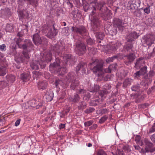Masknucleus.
Returning a JSON list of instances; mask_svg holds the SVG:
<instances>
[{
  "label": "nucleus",
  "mask_w": 155,
  "mask_h": 155,
  "mask_svg": "<svg viewBox=\"0 0 155 155\" xmlns=\"http://www.w3.org/2000/svg\"><path fill=\"white\" fill-rule=\"evenodd\" d=\"M17 44L19 48H22L24 50L23 52L24 57H23L22 56L20 57V61L22 62H23L25 59L26 60H28L30 58L28 52L34 49L33 45L31 41L28 40L26 41V43L22 45H20L18 42H17Z\"/></svg>",
  "instance_id": "nucleus-1"
},
{
  "label": "nucleus",
  "mask_w": 155,
  "mask_h": 155,
  "mask_svg": "<svg viewBox=\"0 0 155 155\" xmlns=\"http://www.w3.org/2000/svg\"><path fill=\"white\" fill-rule=\"evenodd\" d=\"M116 68V65L114 64H112L110 65L106 69H104L103 68V64L101 62H98L97 65L93 68V71L94 73H97L99 77H102L104 72L110 73L111 70Z\"/></svg>",
  "instance_id": "nucleus-2"
},
{
  "label": "nucleus",
  "mask_w": 155,
  "mask_h": 155,
  "mask_svg": "<svg viewBox=\"0 0 155 155\" xmlns=\"http://www.w3.org/2000/svg\"><path fill=\"white\" fill-rule=\"evenodd\" d=\"M61 62L58 58L56 59V62H54L52 64H51L49 66V69L51 70L53 69L57 70L58 72H60L62 74H64L66 73L67 70L65 67H61L60 68Z\"/></svg>",
  "instance_id": "nucleus-3"
},
{
  "label": "nucleus",
  "mask_w": 155,
  "mask_h": 155,
  "mask_svg": "<svg viewBox=\"0 0 155 155\" xmlns=\"http://www.w3.org/2000/svg\"><path fill=\"white\" fill-rule=\"evenodd\" d=\"M105 4V3L103 1H101L99 3H97V0H93L91 2L90 5V7H91V9L92 10V14L94 15L95 13L94 11L96 10L95 6H96V7L98 10L101 11V10L103 6Z\"/></svg>",
  "instance_id": "nucleus-4"
},
{
  "label": "nucleus",
  "mask_w": 155,
  "mask_h": 155,
  "mask_svg": "<svg viewBox=\"0 0 155 155\" xmlns=\"http://www.w3.org/2000/svg\"><path fill=\"white\" fill-rule=\"evenodd\" d=\"M75 50L79 54H84L86 52L85 45L82 42L78 41L76 43Z\"/></svg>",
  "instance_id": "nucleus-5"
},
{
  "label": "nucleus",
  "mask_w": 155,
  "mask_h": 155,
  "mask_svg": "<svg viewBox=\"0 0 155 155\" xmlns=\"http://www.w3.org/2000/svg\"><path fill=\"white\" fill-rule=\"evenodd\" d=\"M144 143L146 145V147L144 148L141 149L140 150V152L141 153H146L148 152H153L154 150L151 149V147L153 146V144L151 143L148 139H145L144 140Z\"/></svg>",
  "instance_id": "nucleus-6"
},
{
  "label": "nucleus",
  "mask_w": 155,
  "mask_h": 155,
  "mask_svg": "<svg viewBox=\"0 0 155 155\" xmlns=\"http://www.w3.org/2000/svg\"><path fill=\"white\" fill-rule=\"evenodd\" d=\"M141 2L140 0H131L129 1L127 6L130 10H135L140 7Z\"/></svg>",
  "instance_id": "nucleus-7"
},
{
  "label": "nucleus",
  "mask_w": 155,
  "mask_h": 155,
  "mask_svg": "<svg viewBox=\"0 0 155 155\" xmlns=\"http://www.w3.org/2000/svg\"><path fill=\"white\" fill-rule=\"evenodd\" d=\"M71 30L74 33L79 34L81 35H83L86 33L87 30L84 26H80L78 27L76 26L72 27Z\"/></svg>",
  "instance_id": "nucleus-8"
},
{
  "label": "nucleus",
  "mask_w": 155,
  "mask_h": 155,
  "mask_svg": "<svg viewBox=\"0 0 155 155\" xmlns=\"http://www.w3.org/2000/svg\"><path fill=\"white\" fill-rule=\"evenodd\" d=\"M127 22H123L122 20L119 18H114L113 19V23L114 25H116L120 30L123 29L124 25L127 23Z\"/></svg>",
  "instance_id": "nucleus-9"
},
{
  "label": "nucleus",
  "mask_w": 155,
  "mask_h": 155,
  "mask_svg": "<svg viewBox=\"0 0 155 155\" xmlns=\"http://www.w3.org/2000/svg\"><path fill=\"white\" fill-rule=\"evenodd\" d=\"M154 39L153 35H151L145 36L143 38L144 43L146 44L149 46H150L153 43Z\"/></svg>",
  "instance_id": "nucleus-10"
},
{
  "label": "nucleus",
  "mask_w": 155,
  "mask_h": 155,
  "mask_svg": "<svg viewBox=\"0 0 155 155\" xmlns=\"http://www.w3.org/2000/svg\"><path fill=\"white\" fill-rule=\"evenodd\" d=\"M29 103L31 107H36V109H38L42 106L41 100V99H38V100H33L29 101Z\"/></svg>",
  "instance_id": "nucleus-11"
},
{
  "label": "nucleus",
  "mask_w": 155,
  "mask_h": 155,
  "mask_svg": "<svg viewBox=\"0 0 155 155\" xmlns=\"http://www.w3.org/2000/svg\"><path fill=\"white\" fill-rule=\"evenodd\" d=\"M40 65L41 68H44L45 67V64L41 63H38V61H33L30 64V66L31 68L35 70H38L39 68V66Z\"/></svg>",
  "instance_id": "nucleus-12"
},
{
  "label": "nucleus",
  "mask_w": 155,
  "mask_h": 155,
  "mask_svg": "<svg viewBox=\"0 0 155 155\" xmlns=\"http://www.w3.org/2000/svg\"><path fill=\"white\" fill-rule=\"evenodd\" d=\"M58 31L54 28V25H53L50 28V29L48 31L47 36L49 38H53L57 34Z\"/></svg>",
  "instance_id": "nucleus-13"
},
{
  "label": "nucleus",
  "mask_w": 155,
  "mask_h": 155,
  "mask_svg": "<svg viewBox=\"0 0 155 155\" xmlns=\"http://www.w3.org/2000/svg\"><path fill=\"white\" fill-rule=\"evenodd\" d=\"M100 22L96 17H93L91 20V24L94 29L96 30L97 28L100 25Z\"/></svg>",
  "instance_id": "nucleus-14"
},
{
  "label": "nucleus",
  "mask_w": 155,
  "mask_h": 155,
  "mask_svg": "<svg viewBox=\"0 0 155 155\" xmlns=\"http://www.w3.org/2000/svg\"><path fill=\"white\" fill-rule=\"evenodd\" d=\"M33 40L35 44L38 45L41 44L42 41L38 34H35L33 36Z\"/></svg>",
  "instance_id": "nucleus-15"
},
{
  "label": "nucleus",
  "mask_w": 155,
  "mask_h": 155,
  "mask_svg": "<svg viewBox=\"0 0 155 155\" xmlns=\"http://www.w3.org/2000/svg\"><path fill=\"white\" fill-rule=\"evenodd\" d=\"M144 64V61L142 58L137 59L135 63V68L137 69L140 68Z\"/></svg>",
  "instance_id": "nucleus-16"
},
{
  "label": "nucleus",
  "mask_w": 155,
  "mask_h": 155,
  "mask_svg": "<svg viewBox=\"0 0 155 155\" xmlns=\"http://www.w3.org/2000/svg\"><path fill=\"white\" fill-rule=\"evenodd\" d=\"M121 45L120 43L118 41H116L115 42H114L110 46V49L113 51H115L117 49L119 48Z\"/></svg>",
  "instance_id": "nucleus-17"
},
{
  "label": "nucleus",
  "mask_w": 155,
  "mask_h": 155,
  "mask_svg": "<svg viewBox=\"0 0 155 155\" xmlns=\"http://www.w3.org/2000/svg\"><path fill=\"white\" fill-rule=\"evenodd\" d=\"M20 77L23 81H26L30 79V76L29 73H23L21 74Z\"/></svg>",
  "instance_id": "nucleus-18"
},
{
  "label": "nucleus",
  "mask_w": 155,
  "mask_h": 155,
  "mask_svg": "<svg viewBox=\"0 0 155 155\" xmlns=\"http://www.w3.org/2000/svg\"><path fill=\"white\" fill-rule=\"evenodd\" d=\"M47 83L45 81H40L38 84V86L39 89L44 90L46 89Z\"/></svg>",
  "instance_id": "nucleus-19"
},
{
  "label": "nucleus",
  "mask_w": 155,
  "mask_h": 155,
  "mask_svg": "<svg viewBox=\"0 0 155 155\" xmlns=\"http://www.w3.org/2000/svg\"><path fill=\"white\" fill-rule=\"evenodd\" d=\"M18 15L20 19H21L23 18H26L28 16V13L25 11H20Z\"/></svg>",
  "instance_id": "nucleus-20"
},
{
  "label": "nucleus",
  "mask_w": 155,
  "mask_h": 155,
  "mask_svg": "<svg viewBox=\"0 0 155 155\" xmlns=\"http://www.w3.org/2000/svg\"><path fill=\"white\" fill-rule=\"evenodd\" d=\"M52 58V54L51 52H49L45 56V58H43V59H41V61L43 62V63L45 61H50L51 60Z\"/></svg>",
  "instance_id": "nucleus-21"
},
{
  "label": "nucleus",
  "mask_w": 155,
  "mask_h": 155,
  "mask_svg": "<svg viewBox=\"0 0 155 155\" xmlns=\"http://www.w3.org/2000/svg\"><path fill=\"white\" fill-rule=\"evenodd\" d=\"M139 35L135 31H134L131 32L129 34L128 37L130 39V41H132L134 39H136L139 36Z\"/></svg>",
  "instance_id": "nucleus-22"
},
{
  "label": "nucleus",
  "mask_w": 155,
  "mask_h": 155,
  "mask_svg": "<svg viewBox=\"0 0 155 155\" xmlns=\"http://www.w3.org/2000/svg\"><path fill=\"white\" fill-rule=\"evenodd\" d=\"M7 81L9 83H13L15 80V76L12 74H8L6 76Z\"/></svg>",
  "instance_id": "nucleus-23"
},
{
  "label": "nucleus",
  "mask_w": 155,
  "mask_h": 155,
  "mask_svg": "<svg viewBox=\"0 0 155 155\" xmlns=\"http://www.w3.org/2000/svg\"><path fill=\"white\" fill-rule=\"evenodd\" d=\"M54 97V94L51 91L47 92L45 95V98L47 101H50L53 99Z\"/></svg>",
  "instance_id": "nucleus-24"
},
{
  "label": "nucleus",
  "mask_w": 155,
  "mask_h": 155,
  "mask_svg": "<svg viewBox=\"0 0 155 155\" xmlns=\"http://www.w3.org/2000/svg\"><path fill=\"white\" fill-rule=\"evenodd\" d=\"M104 34L102 32L97 33L96 37L98 39L97 41L99 43L101 42L100 40H102L104 38Z\"/></svg>",
  "instance_id": "nucleus-25"
},
{
  "label": "nucleus",
  "mask_w": 155,
  "mask_h": 155,
  "mask_svg": "<svg viewBox=\"0 0 155 155\" xmlns=\"http://www.w3.org/2000/svg\"><path fill=\"white\" fill-rule=\"evenodd\" d=\"M71 84L70 85V88L73 90L76 87L79 85V82L78 81L75 80H72L71 81Z\"/></svg>",
  "instance_id": "nucleus-26"
},
{
  "label": "nucleus",
  "mask_w": 155,
  "mask_h": 155,
  "mask_svg": "<svg viewBox=\"0 0 155 155\" xmlns=\"http://www.w3.org/2000/svg\"><path fill=\"white\" fill-rule=\"evenodd\" d=\"M85 64L84 63H81L78 64L76 68V71H79L82 70L84 72H85L84 70Z\"/></svg>",
  "instance_id": "nucleus-27"
},
{
  "label": "nucleus",
  "mask_w": 155,
  "mask_h": 155,
  "mask_svg": "<svg viewBox=\"0 0 155 155\" xmlns=\"http://www.w3.org/2000/svg\"><path fill=\"white\" fill-rule=\"evenodd\" d=\"M63 49L64 48H63L61 47H60L58 45H55L52 48V49L54 51L58 53L60 52V50H63Z\"/></svg>",
  "instance_id": "nucleus-28"
},
{
  "label": "nucleus",
  "mask_w": 155,
  "mask_h": 155,
  "mask_svg": "<svg viewBox=\"0 0 155 155\" xmlns=\"http://www.w3.org/2000/svg\"><path fill=\"white\" fill-rule=\"evenodd\" d=\"M7 72L6 68L5 67L1 66L0 67V76L5 75Z\"/></svg>",
  "instance_id": "nucleus-29"
},
{
  "label": "nucleus",
  "mask_w": 155,
  "mask_h": 155,
  "mask_svg": "<svg viewBox=\"0 0 155 155\" xmlns=\"http://www.w3.org/2000/svg\"><path fill=\"white\" fill-rule=\"evenodd\" d=\"M135 55L133 53H131L127 56V60L128 62H131L135 59Z\"/></svg>",
  "instance_id": "nucleus-30"
},
{
  "label": "nucleus",
  "mask_w": 155,
  "mask_h": 155,
  "mask_svg": "<svg viewBox=\"0 0 155 155\" xmlns=\"http://www.w3.org/2000/svg\"><path fill=\"white\" fill-rule=\"evenodd\" d=\"M13 28L12 24H8L6 26L5 30L7 32H11L13 31Z\"/></svg>",
  "instance_id": "nucleus-31"
},
{
  "label": "nucleus",
  "mask_w": 155,
  "mask_h": 155,
  "mask_svg": "<svg viewBox=\"0 0 155 155\" xmlns=\"http://www.w3.org/2000/svg\"><path fill=\"white\" fill-rule=\"evenodd\" d=\"M71 100L72 101L76 103L78 102L80 100V97L77 94H75L74 96L71 97Z\"/></svg>",
  "instance_id": "nucleus-32"
},
{
  "label": "nucleus",
  "mask_w": 155,
  "mask_h": 155,
  "mask_svg": "<svg viewBox=\"0 0 155 155\" xmlns=\"http://www.w3.org/2000/svg\"><path fill=\"white\" fill-rule=\"evenodd\" d=\"M108 92L106 89L102 90L99 92L100 95L102 97H104V98L106 97V95L107 94Z\"/></svg>",
  "instance_id": "nucleus-33"
},
{
  "label": "nucleus",
  "mask_w": 155,
  "mask_h": 155,
  "mask_svg": "<svg viewBox=\"0 0 155 155\" xmlns=\"http://www.w3.org/2000/svg\"><path fill=\"white\" fill-rule=\"evenodd\" d=\"M8 86V83L4 81H0V88L2 89Z\"/></svg>",
  "instance_id": "nucleus-34"
},
{
  "label": "nucleus",
  "mask_w": 155,
  "mask_h": 155,
  "mask_svg": "<svg viewBox=\"0 0 155 155\" xmlns=\"http://www.w3.org/2000/svg\"><path fill=\"white\" fill-rule=\"evenodd\" d=\"M140 88V85L139 84H136L131 87L132 91H138Z\"/></svg>",
  "instance_id": "nucleus-35"
},
{
  "label": "nucleus",
  "mask_w": 155,
  "mask_h": 155,
  "mask_svg": "<svg viewBox=\"0 0 155 155\" xmlns=\"http://www.w3.org/2000/svg\"><path fill=\"white\" fill-rule=\"evenodd\" d=\"M110 11L107 8H106L104 9V12H103L102 11H101V13L106 18H107L106 15V14L110 13Z\"/></svg>",
  "instance_id": "nucleus-36"
},
{
  "label": "nucleus",
  "mask_w": 155,
  "mask_h": 155,
  "mask_svg": "<svg viewBox=\"0 0 155 155\" xmlns=\"http://www.w3.org/2000/svg\"><path fill=\"white\" fill-rule=\"evenodd\" d=\"M147 68L146 66H144L142 68H141L139 71L142 75L145 74L147 72Z\"/></svg>",
  "instance_id": "nucleus-37"
},
{
  "label": "nucleus",
  "mask_w": 155,
  "mask_h": 155,
  "mask_svg": "<svg viewBox=\"0 0 155 155\" xmlns=\"http://www.w3.org/2000/svg\"><path fill=\"white\" fill-rule=\"evenodd\" d=\"M108 118V117L107 116H104L101 117L100 120L99 121V122L100 124H102L104 123Z\"/></svg>",
  "instance_id": "nucleus-38"
},
{
  "label": "nucleus",
  "mask_w": 155,
  "mask_h": 155,
  "mask_svg": "<svg viewBox=\"0 0 155 155\" xmlns=\"http://www.w3.org/2000/svg\"><path fill=\"white\" fill-rule=\"evenodd\" d=\"M86 104L84 102H81L80 105L78 106V108L81 110H83L86 107Z\"/></svg>",
  "instance_id": "nucleus-39"
},
{
  "label": "nucleus",
  "mask_w": 155,
  "mask_h": 155,
  "mask_svg": "<svg viewBox=\"0 0 155 155\" xmlns=\"http://www.w3.org/2000/svg\"><path fill=\"white\" fill-rule=\"evenodd\" d=\"M131 80L130 79H126L123 83V85L125 86L130 85L131 84L130 81Z\"/></svg>",
  "instance_id": "nucleus-40"
},
{
  "label": "nucleus",
  "mask_w": 155,
  "mask_h": 155,
  "mask_svg": "<svg viewBox=\"0 0 155 155\" xmlns=\"http://www.w3.org/2000/svg\"><path fill=\"white\" fill-rule=\"evenodd\" d=\"M117 58V57L116 56H114L111 57H109L106 59V61L107 63H109L111 62H112L114 59V58Z\"/></svg>",
  "instance_id": "nucleus-41"
},
{
  "label": "nucleus",
  "mask_w": 155,
  "mask_h": 155,
  "mask_svg": "<svg viewBox=\"0 0 155 155\" xmlns=\"http://www.w3.org/2000/svg\"><path fill=\"white\" fill-rule=\"evenodd\" d=\"M86 41L87 44L91 45H92L94 42V41L90 38L87 39Z\"/></svg>",
  "instance_id": "nucleus-42"
},
{
  "label": "nucleus",
  "mask_w": 155,
  "mask_h": 155,
  "mask_svg": "<svg viewBox=\"0 0 155 155\" xmlns=\"http://www.w3.org/2000/svg\"><path fill=\"white\" fill-rule=\"evenodd\" d=\"M150 6L149 5L147 6V7L143 9V11L145 13L148 14L150 12Z\"/></svg>",
  "instance_id": "nucleus-43"
},
{
  "label": "nucleus",
  "mask_w": 155,
  "mask_h": 155,
  "mask_svg": "<svg viewBox=\"0 0 155 155\" xmlns=\"http://www.w3.org/2000/svg\"><path fill=\"white\" fill-rule=\"evenodd\" d=\"M63 83L61 80H56L55 82V85L56 87H57L58 85H60L62 86L63 85Z\"/></svg>",
  "instance_id": "nucleus-44"
},
{
  "label": "nucleus",
  "mask_w": 155,
  "mask_h": 155,
  "mask_svg": "<svg viewBox=\"0 0 155 155\" xmlns=\"http://www.w3.org/2000/svg\"><path fill=\"white\" fill-rule=\"evenodd\" d=\"M141 75H142V74L139 71H137L134 74V78L135 79L138 78L140 77V76Z\"/></svg>",
  "instance_id": "nucleus-45"
},
{
  "label": "nucleus",
  "mask_w": 155,
  "mask_h": 155,
  "mask_svg": "<svg viewBox=\"0 0 155 155\" xmlns=\"http://www.w3.org/2000/svg\"><path fill=\"white\" fill-rule=\"evenodd\" d=\"M93 121L92 120H90L84 123V125L85 126L89 127L91 126L93 123Z\"/></svg>",
  "instance_id": "nucleus-46"
},
{
  "label": "nucleus",
  "mask_w": 155,
  "mask_h": 155,
  "mask_svg": "<svg viewBox=\"0 0 155 155\" xmlns=\"http://www.w3.org/2000/svg\"><path fill=\"white\" fill-rule=\"evenodd\" d=\"M5 123V119L4 118L0 117V127L2 126Z\"/></svg>",
  "instance_id": "nucleus-47"
},
{
  "label": "nucleus",
  "mask_w": 155,
  "mask_h": 155,
  "mask_svg": "<svg viewBox=\"0 0 155 155\" xmlns=\"http://www.w3.org/2000/svg\"><path fill=\"white\" fill-rule=\"evenodd\" d=\"M97 155H107L106 153L102 150H99L97 153Z\"/></svg>",
  "instance_id": "nucleus-48"
},
{
  "label": "nucleus",
  "mask_w": 155,
  "mask_h": 155,
  "mask_svg": "<svg viewBox=\"0 0 155 155\" xmlns=\"http://www.w3.org/2000/svg\"><path fill=\"white\" fill-rule=\"evenodd\" d=\"M6 46L5 44L0 45V49L2 51H4L6 50Z\"/></svg>",
  "instance_id": "nucleus-49"
},
{
  "label": "nucleus",
  "mask_w": 155,
  "mask_h": 155,
  "mask_svg": "<svg viewBox=\"0 0 155 155\" xmlns=\"http://www.w3.org/2000/svg\"><path fill=\"white\" fill-rule=\"evenodd\" d=\"M155 131V123L150 129L149 133H151Z\"/></svg>",
  "instance_id": "nucleus-50"
},
{
  "label": "nucleus",
  "mask_w": 155,
  "mask_h": 155,
  "mask_svg": "<svg viewBox=\"0 0 155 155\" xmlns=\"http://www.w3.org/2000/svg\"><path fill=\"white\" fill-rule=\"evenodd\" d=\"M71 57V56L70 55H68V58H66V61H65L66 62L65 64H68V63H70V61L71 60L70 59V58Z\"/></svg>",
  "instance_id": "nucleus-51"
},
{
  "label": "nucleus",
  "mask_w": 155,
  "mask_h": 155,
  "mask_svg": "<svg viewBox=\"0 0 155 155\" xmlns=\"http://www.w3.org/2000/svg\"><path fill=\"white\" fill-rule=\"evenodd\" d=\"M123 149L125 151H126L127 152H129L130 151V149L128 146H124Z\"/></svg>",
  "instance_id": "nucleus-52"
},
{
  "label": "nucleus",
  "mask_w": 155,
  "mask_h": 155,
  "mask_svg": "<svg viewBox=\"0 0 155 155\" xmlns=\"http://www.w3.org/2000/svg\"><path fill=\"white\" fill-rule=\"evenodd\" d=\"M74 73L71 72L68 74V76L70 79H73L74 78Z\"/></svg>",
  "instance_id": "nucleus-53"
},
{
  "label": "nucleus",
  "mask_w": 155,
  "mask_h": 155,
  "mask_svg": "<svg viewBox=\"0 0 155 155\" xmlns=\"http://www.w3.org/2000/svg\"><path fill=\"white\" fill-rule=\"evenodd\" d=\"M21 121V119H19L17 120L15 123V126H17L19 125Z\"/></svg>",
  "instance_id": "nucleus-54"
},
{
  "label": "nucleus",
  "mask_w": 155,
  "mask_h": 155,
  "mask_svg": "<svg viewBox=\"0 0 155 155\" xmlns=\"http://www.w3.org/2000/svg\"><path fill=\"white\" fill-rule=\"evenodd\" d=\"M150 138L153 141L155 142V134L151 136Z\"/></svg>",
  "instance_id": "nucleus-55"
},
{
  "label": "nucleus",
  "mask_w": 155,
  "mask_h": 155,
  "mask_svg": "<svg viewBox=\"0 0 155 155\" xmlns=\"http://www.w3.org/2000/svg\"><path fill=\"white\" fill-rule=\"evenodd\" d=\"M65 127L64 124H61L59 126V127L60 129H62L64 128Z\"/></svg>",
  "instance_id": "nucleus-56"
},
{
  "label": "nucleus",
  "mask_w": 155,
  "mask_h": 155,
  "mask_svg": "<svg viewBox=\"0 0 155 155\" xmlns=\"http://www.w3.org/2000/svg\"><path fill=\"white\" fill-rule=\"evenodd\" d=\"M97 125L96 124H94L91 127L93 129H95L97 128Z\"/></svg>",
  "instance_id": "nucleus-57"
},
{
  "label": "nucleus",
  "mask_w": 155,
  "mask_h": 155,
  "mask_svg": "<svg viewBox=\"0 0 155 155\" xmlns=\"http://www.w3.org/2000/svg\"><path fill=\"white\" fill-rule=\"evenodd\" d=\"M122 151L118 150L117 151V155H120V154H121V152Z\"/></svg>",
  "instance_id": "nucleus-58"
},
{
  "label": "nucleus",
  "mask_w": 155,
  "mask_h": 155,
  "mask_svg": "<svg viewBox=\"0 0 155 155\" xmlns=\"http://www.w3.org/2000/svg\"><path fill=\"white\" fill-rule=\"evenodd\" d=\"M154 73L153 71H150L149 73V75L150 76H152L154 75Z\"/></svg>",
  "instance_id": "nucleus-59"
},
{
  "label": "nucleus",
  "mask_w": 155,
  "mask_h": 155,
  "mask_svg": "<svg viewBox=\"0 0 155 155\" xmlns=\"http://www.w3.org/2000/svg\"><path fill=\"white\" fill-rule=\"evenodd\" d=\"M85 91L83 89H81L80 90L79 93H84Z\"/></svg>",
  "instance_id": "nucleus-60"
},
{
  "label": "nucleus",
  "mask_w": 155,
  "mask_h": 155,
  "mask_svg": "<svg viewBox=\"0 0 155 155\" xmlns=\"http://www.w3.org/2000/svg\"><path fill=\"white\" fill-rule=\"evenodd\" d=\"M94 110V108H90L89 110V112H91L92 111H93Z\"/></svg>",
  "instance_id": "nucleus-61"
},
{
  "label": "nucleus",
  "mask_w": 155,
  "mask_h": 155,
  "mask_svg": "<svg viewBox=\"0 0 155 155\" xmlns=\"http://www.w3.org/2000/svg\"><path fill=\"white\" fill-rule=\"evenodd\" d=\"M107 111L106 109H103L101 110V112L103 113H104Z\"/></svg>",
  "instance_id": "nucleus-62"
},
{
  "label": "nucleus",
  "mask_w": 155,
  "mask_h": 155,
  "mask_svg": "<svg viewBox=\"0 0 155 155\" xmlns=\"http://www.w3.org/2000/svg\"><path fill=\"white\" fill-rule=\"evenodd\" d=\"M17 35L18 36H19V37H21L22 35L21 34H20V32L18 33L17 34Z\"/></svg>",
  "instance_id": "nucleus-63"
},
{
  "label": "nucleus",
  "mask_w": 155,
  "mask_h": 155,
  "mask_svg": "<svg viewBox=\"0 0 155 155\" xmlns=\"http://www.w3.org/2000/svg\"><path fill=\"white\" fill-rule=\"evenodd\" d=\"M92 146V144L91 143H89L88 145V147H90Z\"/></svg>",
  "instance_id": "nucleus-64"
}]
</instances>
